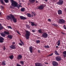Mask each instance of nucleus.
<instances>
[{
    "label": "nucleus",
    "mask_w": 66,
    "mask_h": 66,
    "mask_svg": "<svg viewBox=\"0 0 66 66\" xmlns=\"http://www.w3.org/2000/svg\"><path fill=\"white\" fill-rule=\"evenodd\" d=\"M11 5L14 7H17L18 3L13 0H11Z\"/></svg>",
    "instance_id": "nucleus-1"
},
{
    "label": "nucleus",
    "mask_w": 66,
    "mask_h": 66,
    "mask_svg": "<svg viewBox=\"0 0 66 66\" xmlns=\"http://www.w3.org/2000/svg\"><path fill=\"white\" fill-rule=\"evenodd\" d=\"M10 16L11 17L12 19L13 20V21L14 22H17V19L15 18L14 15L12 14H10Z\"/></svg>",
    "instance_id": "nucleus-2"
},
{
    "label": "nucleus",
    "mask_w": 66,
    "mask_h": 66,
    "mask_svg": "<svg viewBox=\"0 0 66 66\" xmlns=\"http://www.w3.org/2000/svg\"><path fill=\"white\" fill-rule=\"evenodd\" d=\"M30 34H25V38L28 40L29 39V37H30Z\"/></svg>",
    "instance_id": "nucleus-3"
},
{
    "label": "nucleus",
    "mask_w": 66,
    "mask_h": 66,
    "mask_svg": "<svg viewBox=\"0 0 66 66\" xmlns=\"http://www.w3.org/2000/svg\"><path fill=\"white\" fill-rule=\"evenodd\" d=\"M53 66H58V63L55 61H53L52 63Z\"/></svg>",
    "instance_id": "nucleus-4"
},
{
    "label": "nucleus",
    "mask_w": 66,
    "mask_h": 66,
    "mask_svg": "<svg viewBox=\"0 0 66 66\" xmlns=\"http://www.w3.org/2000/svg\"><path fill=\"white\" fill-rule=\"evenodd\" d=\"M64 2L62 0H59V2H57V4L58 5H62Z\"/></svg>",
    "instance_id": "nucleus-5"
},
{
    "label": "nucleus",
    "mask_w": 66,
    "mask_h": 66,
    "mask_svg": "<svg viewBox=\"0 0 66 66\" xmlns=\"http://www.w3.org/2000/svg\"><path fill=\"white\" fill-rule=\"evenodd\" d=\"M56 60L57 61H60L61 60V57L58 56L56 57Z\"/></svg>",
    "instance_id": "nucleus-6"
},
{
    "label": "nucleus",
    "mask_w": 66,
    "mask_h": 66,
    "mask_svg": "<svg viewBox=\"0 0 66 66\" xmlns=\"http://www.w3.org/2000/svg\"><path fill=\"white\" fill-rule=\"evenodd\" d=\"M59 22L61 23H65V21L63 19H59Z\"/></svg>",
    "instance_id": "nucleus-7"
},
{
    "label": "nucleus",
    "mask_w": 66,
    "mask_h": 66,
    "mask_svg": "<svg viewBox=\"0 0 66 66\" xmlns=\"http://www.w3.org/2000/svg\"><path fill=\"white\" fill-rule=\"evenodd\" d=\"M42 37L44 38H46L48 37V34H43Z\"/></svg>",
    "instance_id": "nucleus-8"
},
{
    "label": "nucleus",
    "mask_w": 66,
    "mask_h": 66,
    "mask_svg": "<svg viewBox=\"0 0 66 66\" xmlns=\"http://www.w3.org/2000/svg\"><path fill=\"white\" fill-rule=\"evenodd\" d=\"M35 65L36 66H43L42 64L39 63H35Z\"/></svg>",
    "instance_id": "nucleus-9"
},
{
    "label": "nucleus",
    "mask_w": 66,
    "mask_h": 66,
    "mask_svg": "<svg viewBox=\"0 0 66 66\" xmlns=\"http://www.w3.org/2000/svg\"><path fill=\"white\" fill-rule=\"evenodd\" d=\"M22 55H21L20 54L17 57V59L18 60H21L22 59Z\"/></svg>",
    "instance_id": "nucleus-10"
},
{
    "label": "nucleus",
    "mask_w": 66,
    "mask_h": 66,
    "mask_svg": "<svg viewBox=\"0 0 66 66\" xmlns=\"http://www.w3.org/2000/svg\"><path fill=\"white\" fill-rule=\"evenodd\" d=\"M10 48L13 49H16V47L15 45H12L11 46H10Z\"/></svg>",
    "instance_id": "nucleus-11"
},
{
    "label": "nucleus",
    "mask_w": 66,
    "mask_h": 66,
    "mask_svg": "<svg viewBox=\"0 0 66 66\" xmlns=\"http://www.w3.org/2000/svg\"><path fill=\"white\" fill-rule=\"evenodd\" d=\"M4 38L1 37H0V43H3L4 42Z\"/></svg>",
    "instance_id": "nucleus-12"
},
{
    "label": "nucleus",
    "mask_w": 66,
    "mask_h": 66,
    "mask_svg": "<svg viewBox=\"0 0 66 66\" xmlns=\"http://www.w3.org/2000/svg\"><path fill=\"white\" fill-rule=\"evenodd\" d=\"M44 9V6L43 5H41L38 7V9L39 10H43Z\"/></svg>",
    "instance_id": "nucleus-13"
},
{
    "label": "nucleus",
    "mask_w": 66,
    "mask_h": 66,
    "mask_svg": "<svg viewBox=\"0 0 66 66\" xmlns=\"http://www.w3.org/2000/svg\"><path fill=\"white\" fill-rule=\"evenodd\" d=\"M1 36H2L3 37H4L6 36V35H9L10 34H0Z\"/></svg>",
    "instance_id": "nucleus-14"
},
{
    "label": "nucleus",
    "mask_w": 66,
    "mask_h": 66,
    "mask_svg": "<svg viewBox=\"0 0 66 66\" xmlns=\"http://www.w3.org/2000/svg\"><path fill=\"white\" fill-rule=\"evenodd\" d=\"M58 13L59 15L62 14V11L61 10H59L58 11Z\"/></svg>",
    "instance_id": "nucleus-15"
},
{
    "label": "nucleus",
    "mask_w": 66,
    "mask_h": 66,
    "mask_svg": "<svg viewBox=\"0 0 66 66\" xmlns=\"http://www.w3.org/2000/svg\"><path fill=\"white\" fill-rule=\"evenodd\" d=\"M20 18L22 20H24V19H27V18L25 17H24L22 16H20Z\"/></svg>",
    "instance_id": "nucleus-16"
},
{
    "label": "nucleus",
    "mask_w": 66,
    "mask_h": 66,
    "mask_svg": "<svg viewBox=\"0 0 66 66\" xmlns=\"http://www.w3.org/2000/svg\"><path fill=\"white\" fill-rule=\"evenodd\" d=\"M29 50L30 51V53H33V51H32V46H30V47H29Z\"/></svg>",
    "instance_id": "nucleus-17"
},
{
    "label": "nucleus",
    "mask_w": 66,
    "mask_h": 66,
    "mask_svg": "<svg viewBox=\"0 0 66 66\" xmlns=\"http://www.w3.org/2000/svg\"><path fill=\"white\" fill-rule=\"evenodd\" d=\"M12 36L11 35H8L7 36V37L9 38H10V39H12Z\"/></svg>",
    "instance_id": "nucleus-18"
},
{
    "label": "nucleus",
    "mask_w": 66,
    "mask_h": 66,
    "mask_svg": "<svg viewBox=\"0 0 66 66\" xmlns=\"http://www.w3.org/2000/svg\"><path fill=\"white\" fill-rule=\"evenodd\" d=\"M12 17H11V16L8 15L7 16V17H6V19H7V20H10V19H11Z\"/></svg>",
    "instance_id": "nucleus-19"
},
{
    "label": "nucleus",
    "mask_w": 66,
    "mask_h": 66,
    "mask_svg": "<svg viewBox=\"0 0 66 66\" xmlns=\"http://www.w3.org/2000/svg\"><path fill=\"white\" fill-rule=\"evenodd\" d=\"M29 2L30 3H33L35 2V0H29Z\"/></svg>",
    "instance_id": "nucleus-20"
},
{
    "label": "nucleus",
    "mask_w": 66,
    "mask_h": 66,
    "mask_svg": "<svg viewBox=\"0 0 66 66\" xmlns=\"http://www.w3.org/2000/svg\"><path fill=\"white\" fill-rule=\"evenodd\" d=\"M21 12H24L25 11V8L24 7L21 8Z\"/></svg>",
    "instance_id": "nucleus-21"
},
{
    "label": "nucleus",
    "mask_w": 66,
    "mask_h": 66,
    "mask_svg": "<svg viewBox=\"0 0 66 66\" xmlns=\"http://www.w3.org/2000/svg\"><path fill=\"white\" fill-rule=\"evenodd\" d=\"M3 29V27L2 26L1 24L0 23V30Z\"/></svg>",
    "instance_id": "nucleus-22"
},
{
    "label": "nucleus",
    "mask_w": 66,
    "mask_h": 66,
    "mask_svg": "<svg viewBox=\"0 0 66 66\" xmlns=\"http://www.w3.org/2000/svg\"><path fill=\"white\" fill-rule=\"evenodd\" d=\"M2 65L3 66H4L6 65V63H5V61H3L2 62Z\"/></svg>",
    "instance_id": "nucleus-23"
},
{
    "label": "nucleus",
    "mask_w": 66,
    "mask_h": 66,
    "mask_svg": "<svg viewBox=\"0 0 66 66\" xmlns=\"http://www.w3.org/2000/svg\"><path fill=\"white\" fill-rule=\"evenodd\" d=\"M27 15L28 17H31V14H30L28 13L27 14Z\"/></svg>",
    "instance_id": "nucleus-24"
},
{
    "label": "nucleus",
    "mask_w": 66,
    "mask_h": 66,
    "mask_svg": "<svg viewBox=\"0 0 66 66\" xmlns=\"http://www.w3.org/2000/svg\"><path fill=\"white\" fill-rule=\"evenodd\" d=\"M44 48H49V47L48 45H47V46H44Z\"/></svg>",
    "instance_id": "nucleus-25"
},
{
    "label": "nucleus",
    "mask_w": 66,
    "mask_h": 66,
    "mask_svg": "<svg viewBox=\"0 0 66 66\" xmlns=\"http://www.w3.org/2000/svg\"><path fill=\"white\" fill-rule=\"evenodd\" d=\"M55 54L56 55H59V54L56 51H55Z\"/></svg>",
    "instance_id": "nucleus-26"
},
{
    "label": "nucleus",
    "mask_w": 66,
    "mask_h": 66,
    "mask_svg": "<svg viewBox=\"0 0 66 66\" xmlns=\"http://www.w3.org/2000/svg\"><path fill=\"white\" fill-rule=\"evenodd\" d=\"M57 43H58V44H57V45L59 46L60 45V40H58L57 41Z\"/></svg>",
    "instance_id": "nucleus-27"
},
{
    "label": "nucleus",
    "mask_w": 66,
    "mask_h": 66,
    "mask_svg": "<svg viewBox=\"0 0 66 66\" xmlns=\"http://www.w3.org/2000/svg\"><path fill=\"white\" fill-rule=\"evenodd\" d=\"M9 57L10 58V59H11V60L12 59L13 57V55H12L10 56Z\"/></svg>",
    "instance_id": "nucleus-28"
},
{
    "label": "nucleus",
    "mask_w": 66,
    "mask_h": 66,
    "mask_svg": "<svg viewBox=\"0 0 66 66\" xmlns=\"http://www.w3.org/2000/svg\"><path fill=\"white\" fill-rule=\"evenodd\" d=\"M0 2L1 3H2V4H4V3L3 2V0H0Z\"/></svg>",
    "instance_id": "nucleus-29"
},
{
    "label": "nucleus",
    "mask_w": 66,
    "mask_h": 66,
    "mask_svg": "<svg viewBox=\"0 0 66 66\" xmlns=\"http://www.w3.org/2000/svg\"><path fill=\"white\" fill-rule=\"evenodd\" d=\"M4 1L6 3H9V0H4Z\"/></svg>",
    "instance_id": "nucleus-30"
},
{
    "label": "nucleus",
    "mask_w": 66,
    "mask_h": 66,
    "mask_svg": "<svg viewBox=\"0 0 66 66\" xmlns=\"http://www.w3.org/2000/svg\"><path fill=\"white\" fill-rule=\"evenodd\" d=\"M26 28H28V29H29L30 28V26H29V25H26Z\"/></svg>",
    "instance_id": "nucleus-31"
},
{
    "label": "nucleus",
    "mask_w": 66,
    "mask_h": 66,
    "mask_svg": "<svg viewBox=\"0 0 66 66\" xmlns=\"http://www.w3.org/2000/svg\"><path fill=\"white\" fill-rule=\"evenodd\" d=\"M36 43L37 44L39 43H40V40H37Z\"/></svg>",
    "instance_id": "nucleus-32"
},
{
    "label": "nucleus",
    "mask_w": 66,
    "mask_h": 66,
    "mask_svg": "<svg viewBox=\"0 0 66 66\" xmlns=\"http://www.w3.org/2000/svg\"><path fill=\"white\" fill-rule=\"evenodd\" d=\"M42 30L41 29H39L38 30V32L39 33H42Z\"/></svg>",
    "instance_id": "nucleus-33"
},
{
    "label": "nucleus",
    "mask_w": 66,
    "mask_h": 66,
    "mask_svg": "<svg viewBox=\"0 0 66 66\" xmlns=\"http://www.w3.org/2000/svg\"><path fill=\"white\" fill-rule=\"evenodd\" d=\"M53 53H52L48 55V57H49L50 56H51L53 55Z\"/></svg>",
    "instance_id": "nucleus-34"
},
{
    "label": "nucleus",
    "mask_w": 66,
    "mask_h": 66,
    "mask_svg": "<svg viewBox=\"0 0 66 66\" xmlns=\"http://www.w3.org/2000/svg\"><path fill=\"white\" fill-rule=\"evenodd\" d=\"M31 25L32 26H34V23H33V22H31Z\"/></svg>",
    "instance_id": "nucleus-35"
},
{
    "label": "nucleus",
    "mask_w": 66,
    "mask_h": 66,
    "mask_svg": "<svg viewBox=\"0 0 66 66\" xmlns=\"http://www.w3.org/2000/svg\"><path fill=\"white\" fill-rule=\"evenodd\" d=\"M62 54L65 55H66V51H64V52H63Z\"/></svg>",
    "instance_id": "nucleus-36"
},
{
    "label": "nucleus",
    "mask_w": 66,
    "mask_h": 66,
    "mask_svg": "<svg viewBox=\"0 0 66 66\" xmlns=\"http://www.w3.org/2000/svg\"><path fill=\"white\" fill-rule=\"evenodd\" d=\"M7 28H9V29H12V27L10 26H7Z\"/></svg>",
    "instance_id": "nucleus-37"
},
{
    "label": "nucleus",
    "mask_w": 66,
    "mask_h": 66,
    "mask_svg": "<svg viewBox=\"0 0 66 66\" xmlns=\"http://www.w3.org/2000/svg\"><path fill=\"white\" fill-rule=\"evenodd\" d=\"M26 33H30V31H28L27 30L26 31Z\"/></svg>",
    "instance_id": "nucleus-38"
},
{
    "label": "nucleus",
    "mask_w": 66,
    "mask_h": 66,
    "mask_svg": "<svg viewBox=\"0 0 66 66\" xmlns=\"http://www.w3.org/2000/svg\"><path fill=\"white\" fill-rule=\"evenodd\" d=\"M20 41L21 44H22L23 45H24V43H23V42H22V41H21V40H20Z\"/></svg>",
    "instance_id": "nucleus-39"
},
{
    "label": "nucleus",
    "mask_w": 66,
    "mask_h": 66,
    "mask_svg": "<svg viewBox=\"0 0 66 66\" xmlns=\"http://www.w3.org/2000/svg\"><path fill=\"white\" fill-rule=\"evenodd\" d=\"M20 63H21V64H24V62L21 61H20Z\"/></svg>",
    "instance_id": "nucleus-40"
},
{
    "label": "nucleus",
    "mask_w": 66,
    "mask_h": 66,
    "mask_svg": "<svg viewBox=\"0 0 66 66\" xmlns=\"http://www.w3.org/2000/svg\"><path fill=\"white\" fill-rule=\"evenodd\" d=\"M63 28H64V29H66V26L65 25H64Z\"/></svg>",
    "instance_id": "nucleus-41"
},
{
    "label": "nucleus",
    "mask_w": 66,
    "mask_h": 66,
    "mask_svg": "<svg viewBox=\"0 0 66 66\" xmlns=\"http://www.w3.org/2000/svg\"><path fill=\"white\" fill-rule=\"evenodd\" d=\"M4 33H9V32L5 31L4 32Z\"/></svg>",
    "instance_id": "nucleus-42"
},
{
    "label": "nucleus",
    "mask_w": 66,
    "mask_h": 66,
    "mask_svg": "<svg viewBox=\"0 0 66 66\" xmlns=\"http://www.w3.org/2000/svg\"><path fill=\"white\" fill-rule=\"evenodd\" d=\"M48 21L50 22H51V20L50 19H48Z\"/></svg>",
    "instance_id": "nucleus-43"
},
{
    "label": "nucleus",
    "mask_w": 66,
    "mask_h": 66,
    "mask_svg": "<svg viewBox=\"0 0 66 66\" xmlns=\"http://www.w3.org/2000/svg\"><path fill=\"white\" fill-rule=\"evenodd\" d=\"M18 7V9H19L20 7H21V6L20 5H19V6H18H18L16 7Z\"/></svg>",
    "instance_id": "nucleus-44"
},
{
    "label": "nucleus",
    "mask_w": 66,
    "mask_h": 66,
    "mask_svg": "<svg viewBox=\"0 0 66 66\" xmlns=\"http://www.w3.org/2000/svg\"><path fill=\"white\" fill-rule=\"evenodd\" d=\"M21 44V43H19V45H21V46H22V45H23V44Z\"/></svg>",
    "instance_id": "nucleus-45"
},
{
    "label": "nucleus",
    "mask_w": 66,
    "mask_h": 66,
    "mask_svg": "<svg viewBox=\"0 0 66 66\" xmlns=\"http://www.w3.org/2000/svg\"><path fill=\"white\" fill-rule=\"evenodd\" d=\"M15 44V42H12V44L14 45Z\"/></svg>",
    "instance_id": "nucleus-46"
},
{
    "label": "nucleus",
    "mask_w": 66,
    "mask_h": 66,
    "mask_svg": "<svg viewBox=\"0 0 66 66\" xmlns=\"http://www.w3.org/2000/svg\"><path fill=\"white\" fill-rule=\"evenodd\" d=\"M16 32H17V33H19V32L18 30H16Z\"/></svg>",
    "instance_id": "nucleus-47"
},
{
    "label": "nucleus",
    "mask_w": 66,
    "mask_h": 66,
    "mask_svg": "<svg viewBox=\"0 0 66 66\" xmlns=\"http://www.w3.org/2000/svg\"><path fill=\"white\" fill-rule=\"evenodd\" d=\"M1 6L2 7V9H4V7H3L2 5H1Z\"/></svg>",
    "instance_id": "nucleus-48"
},
{
    "label": "nucleus",
    "mask_w": 66,
    "mask_h": 66,
    "mask_svg": "<svg viewBox=\"0 0 66 66\" xmlns=\"http://www.w3.org/2000/svg\"><path fill=\"white\" fill-rule=\"evenodd\" d=\"M5 47L4 46L3 47V50H5Z\"/></svg>",
    "instance_id": "nucleus-49"
},
{
    "label": "nucleus",
    "mask_w": 66,
    "mask_h": 66,
    "mask_svg": "<svg viewBox=\"0 0 66 66\" xmlns=\"http://www.w3.org/2000/svg\"><path fill=\"white\" fill-rule=\"evenodd\" d=\"M17 66H21V65L19 64H18L17 65Z\"/></svg>",
    "instance_id": "nucleus-50"
},
{
    "label": "nucleus",
    "mask_w": 66,
    "mask_h": 66,
    "mask_svg": "<svg viewBox=\"0 0 66 66\" xmlns=\"http://www.w3.org/2000/svg\"><path fill=\"white\" fill-rule=\"evenodd\" d=\"M32 31L33 32H35V30H32Z\"/></svg>",
    "instance_id": "nucleus-51"
},
{
    "label": "nucleus",
    "mask_w": 66,
    "mask_h": 66,
    "mask_svg": "<svg viewBox=\"0 0 66 66\" xmlns=\"http://www.w3.org/2000/svg\"><path fill=\"white\" fill-rule=\"evenodd\" d=\"M63 55L64 56V57H66V55Z\"/></svg>",
    "instance_id": "nucleus-52"
},
{
    "label": "nucleus",
    "mask_w": 66,
    "mask_h": 66,
    "mask_svg": "<svg viewBox=\"0 0 66 66\" xmlns=\"http://www.w3.org/2000/svg\"><path fill=\"white\" fill-rule=\"evenodd\" d=\"M44 64H48V63H44Z\"/></svg>",
    "instance_id": "nucleus-53"
},
{
    "label": "nucleus",
    "mask_w": 66,
    "mask_h": 66,
    "mask_svg": "<svg viewBox=\"0 0 66 66\" xmlns=\"http://www.w3.org/2000/svg\"><path fill=\"white\" fill-rule=\"evenodd\" d=\"M10 19L11 20V21H12V18H11V19Z\"/></svg>",
    "instance_id": "nucleus-54"
},
{
    "label": "nucleus",
    "mask_w": 66,
    "mask_h": 66,
    "mask_svg": "<svg viewBox=\"0 0 66 66\" xmlns=\"http://www.w3.org/2000/svg\"><path fill=\"white\" fill-rule=\"evenodd\" d=\"M45 1H46V2H47L48 0H45Z\"/></svg>",
    "instance_id": "nucleus-55"
},
{
    "label": "nucleus",
    "mask_w": 66,
    "mask_h": 66,
    "mask_svg": "<svg viewBox=\"0 0 66 66\" xmlns=\"http://www.w3.org/2000/svg\"><path fill=\"white\" fill-rule=\"evenodd\" d=\"M10 8H12L13 7L12 6H10Z\"/></svg>",
    "instance_id": "nucleus-56"
},
{
    "label": "nucleus",
    "mask_w": 66,
    "mask_h": 66,
    "mask_svg": "<svg viewBox=\"0 0 66 66\" xmlns=\"http://www.w3.org/2000/svg\"><path fill=\"white\" fill-rule=\"evenodd\" d=\"M32 13L33 14H35V13H34L33 12H32Z\"/></svg>",
    "instance_id": "nucleus-57"
},
{
    "label": "nucleus",
    "mask_w": 66,
    "mask_h": 66,
    "mask_svg": "<svg viewBox=\"0 0 66 66\" xmlns=\"http://www.w3.org/2000/svg\"><path fill=\"white\" fill-rule=\"evenodd\" d=\"M34 15L35 16H36V15H35V13H34Z\"/></svg>",
    "instance_id": "nucleus-58"
},
{
    "label": "nucleus",
    "mask_w": 66,
    "mask_h": 66,
    "mask_svg": "<svg viewBox=\"0 0 66 66\" xmlns=\"http://www.w3.org/2000/svg\"><path fill=\"white\" fill-rule=\"evenodd\" d=\"M53 26H56V25L55 24H53Z\"/></svg>",
    "instance_id": "nucleus-59"
},
{
    "label": "nucleus",
    "mask_w": 66,
    "mask_h": 66,
    "mask_svg": "<svg viewBox=\"0 0 66 66\" xmlns=\"http://www.w3.org/2000/svg\"><path fill=\"white\" fill-rule=\"evenodd\" d=\"M34 26H37V25L34 24Z\"/></svg>",
    "instance_id": "nucleus-60"
},
{
    "label": "nucleus",
    "mask_w": 66,
    "mask_h": 66,
    "mask_svg": "<svg viewBox=\"0 0 66 66\" xmlns=\"http://www.w3.org/2000/svg\"><path fill=\"white\" fill-rule=\"evenodd\" d=\"M56 48H58V46H56Z\"/></svg>",
    "instance_id": "nucleus-61"
},
{
    "label": "nucleus",
    "mask_w": 66,
    "mask_h": 66,
    "mask_svg": "<svg viewBox=\"0 0 66 66\" xmlns=\"http://www.w3.org/2000/svg\"><path fill=\"white\" fill-rule=\"evenodd\" d=\"M38 52L40 53V52H39V50H38Z\"/></svg>",
    "instance_id": "nucleus-62"
},
{
    "label": "nucleus",
    "mask_w": 66,
    "mask_h": 66,
    "mask_svg": "<svg viewBox=\"0 0 66 66\" xmlns=\"http://www.w3.org/2000/svg\"><path fill=\"white\" fill-rule=\"evenodd\" d=\"M62 34L63 35H66V34Z\"/></svg>",
    "instance_id": "nucleus-63"
},
{
    "label": "nucleus",
    "mask_w": 66,
    "mask_h": 66,
    "mask_svg": "<svg viewBox=\"0 0 66 66\" xmlns=\"http://www.w3.org/2000/svg\"><path fill=\"white\" fill-rule=\"evenodd\" d=\"M38 2H37V1L36 2V3H37Z\"/></svg>",
    "instance_id": "nucleus-64"
}]
</instances>
